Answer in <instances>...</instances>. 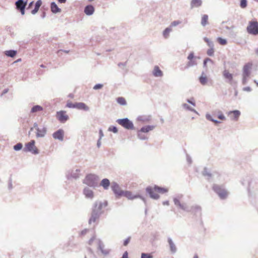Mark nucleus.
<instances>
[{"mask_svg":"<svg viewBox=\"0 0 258 258\" xmlns=\"http://www.w3.org/2000/svg\"><path fill=\"white\" fill-rule=\"evenodd\" d=\"M111 188L117 198H119L121 197H125L128 200L140 198L145 204H146V200L143 196L139 194L133 195L130 191H123L121 189L119 184L115 182H113L111 183Z\"/></svg>","mask_w":258,"mask_h":258,"instance_id":"obj_1","label":"nucleus"},{"mask_svg":"<svg viewBox=\"0 0 258 258\" xmlns=\"http://www.w3.org/2000/svg\"><path fill=\"white\" fill-rule=\"evenodd\" d=\"M213 190L218 195L221 200L226 199L229 194L228 191L222 185L214 184L213 186Z\"/></svg>","mask_w":258,"mask_h":258,"instance_id":"obj_2","label":"nucleus"},{"mask_svg":"<svg viewBox=\"0 0 258 258\" xmlns=\"http://www.w3.org/2000/svg\"><path fill=\"white\" fill-rule=\"evenodd\" d=\"M246 31L249 34L258 35V22L256 21H250L246 27Z\"/></svg>","mask_w":258,"mask_h":258,"instance_id":"obj_3","label":"nucleus"},{"mask_svg":"<svg viewBox=\"0 0 258 258\" xmlns=\"http://www.w3.org/2000/svg\"><path fill=\"white\" fill-rule=\"evenodd\" d=\"M116 122L126 130H134L133 122L128 118H119L116 120Z\"/></svg>","mask_w":258,"mask_h":258,"instance_id":"obj_4","label":"nucleus"},{"mask_svg":"<svg viewBox=\"0 0 258 258\" xmlns=\"http://www.w3.org/2000/svg\"><path fill=\"white\" fill-rule=\"evenodd\" d=\"M182 196L181 195L180 197L178 196L177 197L174 198H173L174 204L176 207H178L182 210L187 212H189L190 208L188 207L187 205L185 203H181L180 202L179 199Z\"/></svg>","mask_w":258,"mask_h":258,"instance_id":"obj_5","label":"nucleus"},{"mask_svg":"<svg viewBox=\"0 0 258 258\" xmlns=\"http://www.w3.org/2000/svg\"><path fill=\"white\" fill-rule=\"evenodd\" d=\"M35 142L34 140H31L29 143L25 144L24 151L26 152H30L33 154H36L38 153V150L35 145Z\"/></svg>","mask_w":258,"mask_h":258,"instance_id":"obj_6","label":"nucleus"},{"mask_svg":"<svg viewBox=\"0 0 258 258\" xmlns=\"http://www.w3.org/2000/svg\"><path fill=\"white\" fill-rule=\"evenodd\" d=\"M146 191L149 195L150 198L154 200H158L160 198V196L155 193V186L154 187L148 186L146 188Z\"/></svg>","mask_w":258,"mask_h":258,"instance_id":"obj_7","label":"nucleus"},{"mask_svg":"<svg viewBox=\"0 0 258 258\" xmlns=\"http://www.w3.org/2000/svg\"><path fill=\"white\" fill-rule=\"evenodd\" d=\"M57 119L61 122H64L69 119V116L66 114L65 111H57L56 114Z\"/></svg>","mask_w":258,"mask_h":258,"instance_id":"obj_8","label":"nucleus"},{"mask_svg":"<svg viewBox=\"0 0 258 258\" xmlns=\"http://www.w3.org/2000/svg\"><path fill=\"white\" fill-rule=\"evenodd\" d=\"M16 8L19 10L22 15L25 14V8L26 6V3H24L23 0H18L16 3Z\"/></svg>","mask_w":258,"mask_h":258,"instance_id":"obj_9","label":"nucleus"},{"mask_svg":"<svg viewBox=\"0 0 258 258\" xmlns=\"http://www.w3.org/2000/svg\"><path fill=\"white\" fill-rule=\"evenodd\" d=\"M95 176L92 174L88 175L84 179V183L89 186H92L95 183Z\"/></svg>","mask_w":258,"mask_h":258,"instance_id":"obj_10","label":"nucleus"},{"mask_svg":"<svg viewBox=\"0 0 258 258\" xmlns=\"http://www.w3.org/2000/svg\"><path fill=\"white\" fill-rule=\"evenodd\" d=\"M252 64L251 63H248L245 64L243 68V77H249L250 74V70L251 68Z\"/></svg>","mask_w":258,"mask_h":258,"instance_id":"obj_11","label":"nucleus"},{"mask_svg":"<svg viewBox=\"0 0 258 258\" xmlns=\"http://www.w3.org/2000/svg\"><path fill=\"white\" fill-rule=\"evenodd\" d=\"M64 132L62 130H59L53 133V137L55 139H58L62 141L63 139Z\"/></svg>","mask_w":258,"mask_h":258,"instance_id":"obj_12","label":"nucleus"},{"mask_svg":"<svg viewBox=\"0 0 258 258\" xmlns=\"http://www.w3.org/2000/svg\"><path fill=\"white\" fill-rule=\"evenodd\" d=\"M240 112L238 110H234L232 111H230L229 112L228 114H232V116H230L231 119L234 120H237L240 115Z\"/></svg>","mask_w":258,"mask_h":258,"instance_id":"obj_13","label":"nucleus"},{"mask_svg":"<svg viewBox=\"0 0 258 258\" xmlns=\"http://www.w3.org/2000/svg\"><path fill=\"white\" fill-rule=\"evenodd\" d=\"M98 248L100 250L102 253L104 255H108L110 252V250L108 249H104V245L102 243V242L99 240L98 241Z\"/></svg>","mask_w":258,"mask_h":258,"instance_id":"obj_14","label":"nucleus"},{"mask_svg":"<svg viewBox=\"0 0 258 258\" xmlns=\"http://www.w3.org/2000/svg\"><path fill=\"white\" fill-rule=\"evenodd\" d=\"M167 241L169 245L170 251L172 253H175L177 251V248L172 239L170 237H168Z\"/></svg>","mask_w":258,"mask_h":258,"instance_id":"obj_15","label":"nucleus"},{"mask_svg":"<svg viewBox=\"0 0 258 258\" xmlns=\"http://www.w3.org/2000/svg\"><path fill=\"white\" fill-rule=\"evenodd\" d=\"M153 75L155 77H161L163 75L162 71L160 69L159 67L157 66H155L153 71Z\"/></svg>","mask_w":258,"mask_h":258,"instance_id":"obj_16","label":"nucleus"},{"mask_svg":"<svg viewBox=\"0 0 258 258\" xmlns=\"http://www.w3.org/2000/svg\"><path fill=\"white\" fill-rule=\"evenodd\" d=\"M223 75L225 79L228 80L227 82L230 84H232L233 75L228 72V71L225 70L223 73Z\"/></svg>","mask_w":258,"mask_h":258,"instance_id":"obj_17","label":"nucleus"},{"mask_svg":"<svg viewBox=\"0 0 258 258\" xmlns=\"http://www.w3.org/2000/svg\"><path fill=\"white\" fill-rule=\"evenodd\" d=\"M202 5V0H191L190 4V9H192L194 8L200 7Z\"/></svg>","mask_w":258,"mask_h":258,"instance_id":"obj_18","label":"nucleus"},{"mask_svg":"<svg viewBox=\"0 0 258 258\" xmlns=\"http://www.w3.org/2000/svg\"><path fill=\"white\" fill-rule=\"evenodd\" d=\"M110 184V181L107 178L103 179L100 183V185L102 186L104 189H108Z\"/></svg>","mask_w":258,"mask_h":258,"instance_id":"obj_19","label":"nucleus"},{"mask_svg":"<svg viewBox=\"0 0 258 258\" xmlns=\"http://www.w3.org/2000/svg\"><path fill=\"white\" fill-rule=\"evenodd\" d=\"M76 108L85 111L89 109V107L85 103L82 102L76 103Z\"/></svg>","mask_w":258,"mask_h":258,"instance_id":"obj_20","label":"nucleus"},{"mask_svg":"<svg viewBox=\"0 0 258 258\" xmlns=\"http://www.w3.org/2000/svg\"><path fill=\"white\" fill-rule=\"evenodd\" d=\"M155 127L154 125H147L143 126L140 130V132L142 133H148L149 131L153 130Z\"/></svg>","mask_w":258,"mask_h":258,"instance_id":"obj_21","label":"nucleus"},{"mask_svg":"<svg viewBox=\"0 0 258 258\" xmlns=\"http://www.w3.org/2000/svg\"><path fill=\"white\" fill-rule=\"evenodd\" d=\"M199 81L203 85H205L208 82V78L204 72H202V75L199 77Z\"/></svg>","mask_w":258,"mask_h":258,"instance_id":"obj_22","label":"nucleus"},{"mask_svg":"<svg viewBox=\"0 0 258 258\" xmlns=\"http://www.w3.org/2000/svg\"><path fill=\"white\" fill-rule=\"evenodd\" d=\"M94 8L93 6L89 5L86 7L84 12L86 15H90L94 13Z\"/></svg>","mask_w":258,"mask_h":258,"instance_id":"obj_23","label":"nucleus"},{"mask_svg":"<svg viewBox=\"0 0 258 258\" xmlns=\"http://www.w3.org/2000/svg\"><path fill=\"white\" fill-rule=\"evenodd\" d=\"M154 186H155V191L158 192L160 194H163L168 192V189L166 188L160 187L156 185H155Z\"/></svg>","mask_w":258,"mask_h":258,"instance_id":"obj_24","label":"nucleus"},{"mask_svg":"<svg viewBox=\"0 0 258 258\" xmlns=\"http://www.w3.org/2000/svg\"><path fill=\"white\" fill-rule=\"evenodd\" d=\"M201 207L198 205L193 206L190 209V212L194 213L195 214L201 213Z\"/></svg>","mask_w":258,"mask_h":258,"instance_id":"obj_25","label":"nucleus"},{"mask_svg":"<svg viewBox=\"0 0 258 258\" xmlns=\"http://www.w3.org/2000/svg\"><path fill=\"white\" fill-rule=\"evenodd\" d=\"M42 5L41 0H38L36 2L35 6V8L31 11L32 14H35L39 10L40 7Z\"/></svg>","mask_w":258,"mask_h":258,"instance_id":"obj_26","label":"nucleus"},{"mask_svg":"<svg viewBox=\"0 0 258 258\" xmlns=\"http://www.w3.org/2000/svg\"><path fill=\"white\" fill-rule=\"evenodd\" d=\"M46 133V130L44 128L41 129L39 128H37L36 136L37 137H43Z\"/></svg>","mask_w":258,"mask_h":258,"instance_id":"obj_27","label":"nucleus"},{"mask_svg":"<svg viewBox=\"0 0 258 258\" xmlns=\"http://www.w3.org/2000/svg\"><path fill=\"white\" fill-rule=\"evenodd\" d=\"M51 10L53 13H56L57 12H60V9L58 8L54 2H52L51 4Z\"/></svg>","mask_w":258,"mask_h":258,"instance_id":"obj_28","label":"nucleus"},{"mask_svg":"<svg viewBox=\"0 0 258 258\" xmlns=\"http://www.w3.org/2000/svg\"><path fill=\"white\" fill-rule=\"evenodd\" d=\"M108 205V203L107 201H104L103 203H100L99 204V206L98 207V218L99 217V215H101L102 213L100 212V210L104 207H106Z\"/></svg>","mask_w":258,"mask_h":258,"instance_id":"obj_29","label":"nucleus"},{"mask_svg":"<svg viewBox=\"0 0 258 258\" xmlns=\"http://www.w3.org/2000/svg\"><path fill=\"white\" fill-rule=\"evenodd\" d=\"M202 174L204 176H207L208 177V179H209L212 176V174L211 173L210 171H209L207 167L204 168L202 172Z\"/></svg>","mask_w":258,"mask_h":258,"instance_id":"obj_30","label":"nucleus"},{"mask_svg":"<svg viewBox=\"0 0 258 258\" xmlns=\"http://www.w3.org/2000/svg\"><path fill=\"white\" fill-rule=\"evenodd\" d=\"M117 102L121 105H126L127 104L126 101L124 98L122 97H119L116 98Z\"/></svg>","mask_w":258,"mask_h":258,"instance_id":"obj_31","label":"nucleus"},{"mask_svg":"<svg viewBox=\"0 0 258 258\" xmlns=\"http://www.w3.org/2000/svg\"><path fill=\"white\" fill-rule=\"evenodd\" d=\"M172 31V29L170 27L166 28L163 32V36L165 38H168L169 33Z\"/></svg>","mask_w":258,"mask_h":258,"instance_id":"obj_32","label":"nucleus"},{"mask_svg":"<svg viewBox=\"0 0 258 258\" xmlns=\"http://www.w3.org/2000/svg\"><path fill=\"white\" fill-rule=\"evenodd\" d=\"M206 119L207 120L213 122L216 124H219V123H220V121H219L218 120H216V119H214V118H213L212 116L210 114H209V113H207L206 114Z\"/></svg>","mask_w":258,"mask_h":258,"instance_id":"obj_33","label":"nucleus"},{"mask_svg":"<svg viewBox=\"0 0 258 258\" xmlns=\"http://www.w3.org/2000/svg\"><path fill=\"white\" fill-rule=\"evenodd\" d=\"M182 106L183 107V108H184V109H185L186 110H189V111H190L191 112H193L194 113H196L197 114H198V112L194 108H192L190 106H189L186 103H183L182 104Z\"/></svg>","mask_w":258,"mask_h":258,"instance_id":"obj_34","label":"nucleus"},{"mask_svg":"<svg viewBox=\"0 0 258 258\" xmlns=\"http://www.w3.org/2000/svg\"><path fill=\"white\" fill-rule=\"evenodd\" d=\"M42 110H43V108L41 106L35 105L32 108L31 112L32 113H35V112L41 111Z\"/></svg>","mask_w":258,"mask_h":258,"instance_id":"obj_35","label":"nucleus"},{"mask_svg":"<svg viewBox=\"0 0 258 258\" xmlns=\"http://www.w3.org/2000/svg\"><path fill=\"white\" fill-rule=\"evenodd\" d=\"M5 53L7 56L13 57L16 55L17 51L15 50H11L6 51Z\"/></svg>","mask_w":258,"mask_h":258,"instance_id":"obj_36","label":"nucleus"},{"mask_svg":"<svg viewBox=\"0 0 258 258\" xmlns=\"http://www.w3.org/2000/svg\"><path fill=\"white\" fill-rule=\"evenodd\" d=\"M208 16L207 15H204L202 18L201 25L203 26H205L208 24Z\"/></svg>","mask_w":258,"mask_h":258,"instance_id":"obj_37","label":"nucleus"},{"mask_svg":"<svg viewBox=\"0 0 258 258\" xmlns=\"http://www.w3.org/2000/svg\"><path fill=\"white\" fill-rule=\"evenodd\" d=\"M197 64L196 60L194 59L189 60V61L187 63L186 66L185 67V69H188L189 67H194Z\"/></svg>","mask_w":258,"mask_h":258,"instance_id":"obj_38","label":"nucleus"},{"mask_svg":"<svg viewBox=\"0 0 258 258\" xmlns=\"http://www.w3.org/2000/svg\"><path fill=\"white\" fill-rule=\"evenodd\" d=\"M84 192L86 196L88 198H92L93 197V193L92 191L89 189H85Z\"/></svg>","mask_w":258,"mask_h":258,"instance_id":"obj_39","label":"nucleus"},{"mask_svg":"<svg viewBox=\"0 0 258 258\" xmlns=\"http://www.w3.org/2000/svg\"><path fill=\"white\" fill-rule=\"evenodd\" d=\"M143 133L140 132L139 131L138 132L137 136L139 139L141 140H146L147 139V137L144 134H143Z\"/></svg>","mask_w":258,"mask_h":258,"instance_id":"obj_40","label":"nucleus"},{"mask_svg":"<svg viewBox=\"0 0 258 258\" xmlns=\"http://www.w3.org/2000/svg\"><path fill=\"white\" fill-rule=\"evenodd\" d=\"M217 41L221 45H225L227 43V41L226 39H224L220 37L217 38Z\"/></svg>","mask_w":258,"mask_h":258,"instance_id":"obj_41","label":"nucleus"},{"mask_svg":"<svg viewBox=\"0 0 258 258\" xmlns=\"http://www.w3.org/2000/svg\"><path fill=\"white\" fill-rule=\"evenodd\" d=\"M247 0H240V7L242 9H244L247 7Z\"/></svg>","mask_w":258,"mask_h":258,"instance_id":"obj_42","label":"nucleus"},{"mask_svg":"<svg viewBox=\"0 0 258 258\" xmlns=\"http://www.w3.org/2000/svg\"><path fill=\"white\" fill-rule=\"evenodd\" d=\"M108 131L113 133H117L118 132V129L115 126H110L108 128Z\"/></svg>","mask_w":258,"mask_h":258,"instance_id":"obj_43","label":"nucleus"},{"mask_svg":"<svg viewBox=\"0 0 258 258\" xmlns=\"http://www.w3.org/2000/svg\"><path fill=\"white\" fill-rule=\"evenodd\" d=\"M141 258H153V256L150 253H142Z\"/></svg>","mask_w":258,"mask_h":258,"instance_id":"obj_44","label":"nucleus"},{"mask_svg":"<svg viewBox=\"0 0 258 258\" xmlns=\"http://www.w3.org/2000/svg\"><path fill=\"white\" fill-rule=\"evenodd\" d=\"M99 137H100V139L99 140H98V148L100 147V145H101V143L100 142V139H101L102 138V137L103 136V132L101 130H99Z\"/></svg>","mask_w":258,"mask_h":258,"instance_id":"obj_45","label":"nucleus"},{"mask_svg":"<svg viewBox=\"0 0 258 258\" xmlns=\"http://www.w3.org/2000/svg\"><path fill=\"white\" fill-rule=\"evenodd\" d=\"M23 145L21 143H18L14 146V149L16 150H20L22 148Z\"/></svg>","mask_w":258,"mask_h":258,"instance_id":"obj_46","label":"nucleus"},{"mask_svg":"<svg viewBox=\"0 0 258 258\" xmlns=\"http://www.w3.org/2000/svg\"><path fill=\"white\" fill-rule=\"evenodd\" d=\"M214 48H210L207 50V54L210 56H213L214 55Z\"/></svg>","mask_w":258,"mask_h":258,"instance_id":"obj_47","label":"nucleus"},{"mask_svg":"<svg viewBox=\"0 0 258 258\" xmlns=\"http://www.w3.org/2000/svg\"><path fill=\"white\" fill-rule=\"evenodd\" d=\"M180 23L181 22L179 21H174L171 23L170 27L171 28L172 27H175Z\"/></svg>","mask_w":258,"mask_h":258,"instance_id":"obj_48","label":"nucleus"},{"mask_svg":"<svg viewBox=\"0 0 258 258\" xmlns=\"http://www.w3.org/2000/svg\"><path fill=\"white\" fill-rule=\"evenodd\" d=\"M66 106L69 108H76V103H73L71 102H68Z\"/></svg>","mask_w":258,"mask_h":258,"instance_id":"obj_49","label":"nucleus"},{"mask_svg":"<svg viewBox=\"0 0 258 258\" xmlns=\"http://www.w3.org/2000/svg\"><path fill=\"white\" fill-rule=\"evenodd\" d=\"M186 101L187 103L190 104L192 106H196V103H195V101L194 100V98H191L190 99H186Z\"/></svg>","mask_w":258,"mask_h":258,"instance_id":"obj_50","label":"nucleus"},{"mask_svg":"<svg viewBox=\"0 0 258 258\" xmlns=\"http://www.w3.org/2000/svg\"><path fill=\"white\" fill-rule=\"evenodd\" d=\"M207 60H209L210 62H211V63H213V60L210 58H206L204 59V62H203V65H204V67H205L206 66V64H207Z\"/></svg>","mask_w":258,"mask_h":258,"instance_id":"obj_51","label":"nucleus"},{"mask_svg":"<svg viewBox=\"0 0 258 258\" xmlns=\"http://www.w3.org/2000/svg\"><path fill=\"white\" fill-rule=\"evenodd\" d=\"M186 160L189 164H191L192 163V159L191 157L187 154H186Z\"/></svg>","mask_w":258,"mask_h":258,"instance_id":"obj_52","label":"nucleus"},{"mask_svg":"<svg viewBox=\"0 0 258 258\" xmlns=\"http://www.w3.org/2000/svg\"><path fill=\"white\" fill-rule=\"evenodd\" d=\"M194 57V53L193 52H191L188 55L187 59L188 60L193 59Z\"/></svg>","mask_w":258,"mask_h":258,"instance_id":"obj_53","label":"nucleus"},{"mask_svg":"<svg viewBox=\"0 0 258 258\" xmlns=\"http://www.w3.org/2000/svg\"><path fill=\"white\" fill-rule=\"evenodd\" d=\"M131 237H128L127 238L125 239L123 241V245L126 246L130 241Z\"/></svg>","mask_w":258,"mask_h":258,"instance_id":"obj_54","label":"nucleus"},{"mask_svg":"<svg viewBox=\"0 0 258 258\" xmlns=\"http://www.w3.org/2000/svg\"><path fill=\"white\" fill-rule=\"evenodd\" d=\"M127 61H125L124 62H119L118 63V66L120 68H123L125 67L126 66Z\"/></svg>","mask_w":258,"mask_h":258,"instance_id":"obj_55","label":"nucleus"},{"mask_svg":"<svg viewBox=\"0 0 258 258\" xmlns=\"http://www.w3.org/2000/svg\"><path fill=\"white\" fill-rule=\"evenodd\" d=\"M218 118L221 120H225V117L222 113L218 115Z\"/></svg>","mask_w":258,"mask_h":258,"instance_id":"obj_56","label":"nucleus"},{"mask_svg":"<svg viewBox=\"0 0 258 258\" xmlns=\"http://www.w3.org/2000/svg\"><path fill=\"white\" fill-rule=\"evenodd\" d=\"M207 44L209 46L210 48H214V43L212 41H210L207 43Z\"/></svg>","mask_w":258,"mask_h":258,"instance_id":"obj_57","label":"nucleus"},{"mask_svg":"<svg viewBox=\"0 0 258 258\" xmlns=\"http://www.w3.org/2000/svg\"><path fill=\"white\" fill-rule=\"evenodd\" d=\"M248 77H243V79H242V84L243 85H245L247 83V78H248Z\"/></svg>","mask_w":258,"mask_h":258,"instance_id":"obj_58","label":"nucleus"},{"mask_svg":"<svg viewBox=\"0 0 258 258\" xmlns=\"http://www.w3.org/2000/svg\"><path fill=\"white\" fill-rule=\"evenodd\" d=\"M121 258H128V252H127V251H125L123 253V254Z\"/></svg>","mask_w":258,"mask_h":258,"instance_id":"obj_59","label":"nucleus"},{"mask_svg":"<svg viewBox=\"0 0 258 258\" xmlns=\"http://www.w3.org/2000/svg\"><path fill=\"white\" fill-rule=\"evenodd\" d=\"M96 221V218L94 215H92V217L90 219V223H91L92 222H95Z\"/></svg>","mask_w":258,"mask_h":258,"instance_id":"obj_60","label":"nucleus"},{"mask_svg":"<svg viewBox=\"0 0 258 258\" xmlns=\"http://www.w3.org/2000/svg\"><path fill=\"white\" fill-rule=\"evenodd\" d=\"M243 90L249 92L251 90V89L250 87H246L243 88Z\"/></svg>","mask_w":258,"mask_h":258,"instance_id":"obj_61","label":"nucleus"},{"mask_svg":"<svg viewBox=\"0 0 258 258\" xmlns=\"http://www.w3.org/2000/svg\"><path fill=\"white\" fill-rule=\"evenodd\" d=\"M163 205L168 206V205H169V201H164V202H163Z\"/></svg>","mask_w":258,"mask_h":258,"instance_id":"obj_62","label":"nucleus"},{"mask_svg":"<svg viewBox=\"0 0 258 258\" xmlns=\"http://www.w3.org/2000/svg\"><path fill=\"white\" fill-rule=\"evenodd\" d=\"M204 40L207 43H208L210 40L207 37H204Z\"/></svg>","mask_w":258,"mask_h":258,"instance_id":"obj_63","label":"nucleus"},{"mask_svg":"<svg viewBox=\"0 0 258 258\" xmlns=\"http://www.w3.org/2000/svg\"><path fill=\"white\" fill-rule=\"evenodd\" d=\"M103 87V85L101 84H98V90L100 89Z\"/></svg>","mask_w":258,"mask_h":258,"instance_id":"obj_64","label":"nucleus"}]
</instances>
